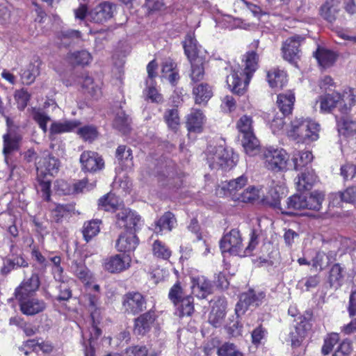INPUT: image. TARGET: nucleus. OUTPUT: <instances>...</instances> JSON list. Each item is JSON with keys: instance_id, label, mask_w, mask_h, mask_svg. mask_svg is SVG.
Masks as SVG:
<instances>
[{"instance_id": "b1692460", "label": "nucleus", "mask_w": 356, "mask_h": 356, "mask_svg": "<svg viewBox=\"0 0 356 356\" xmlns=\"http://www.w3.org/2000/svg\"><path fill=\"white\" fill-rule=\"evenodd\" d=\"M313 56L316 58L319 66L323 69L332 67L337 58L334 51L322 47H318Z\"/></svg>"}, {"instance_id": "473e14b6", "label": "nucleus", "mask_w": 356, "mask_h": 356, "mask_svg": "<svg viewBox=\"0 0 356 356\" xmlns=\"http://www.w3.org/2000/svg\"><path fill=\"white\" fill-rule=\"evenodd\" d=\"M177 220L175 215L170 211L165 212L155 223L154 231L161 232L163 230L171 231L175 226Z\"/></svg>"}, {"instance_id": "f704fd0d", "label": "nucleus", "mask_w": 356, "mask_h": 356, "mask_svg": "<svg viewBox=\"0 0 356 356\" xmlns=\"http://www.w3.org/2000/svg\"><path fill=\"white\" fill-rule=\"evenodd\" d=\"M113 126L123 134H127L131 131V119L121 110L117 113Z\"/></svg>"}, {"instance_id": "c03bdc74", "label": "nucleus", "mask_w": 356, "mask_h": 356, "mask_svg": "<svg viewBox=\"0 0 356 356\" xmlns=\"http://www.w3.org/2000/svg\"><path fill=\"white\" fill-rule=\"evenodd\" d=\"M343 282L342 268L339 264H334L330 271L329 282L330 286L334 289L341 286Z\"/></svg>"}, {"instance_id": "5fc2aeb1", "label": "nucleus", "mask_w": 356, "mask_h": 356, "mask_svg": "<svg viewBox=\"0 0 356 356\" xmlns=\"http://www.w3.org/2000/svg\"><path fill=\"white\" fill-rule=\"evenodd\" d=\"M15 99L17 102L18 108L23 110L30 99V95L25 89L18 90L15 92Z\"/></svg>"}, {"instance_id": "13d9d810", "label": "nucleus", "mask_w": 356, "mask_h": 356, "mask_svg": "<svg viewBox=\"0 0 356 356\" xmlns=\"http://www.w3.org/2000/svg\"><path fill=\"white\" fill-rule=\"evenodd\" d=\"M116 158L120 162L131 161L132 159L131 149L124 145H120L116 150Z\"/></svg>"}, {"instance_id": "2f4dec72", "label": "nucleus", "mask_w": 356, "mask_h": 356, "mask_svg": "<svg viewBox=\"0 0 356 356\" xmlns=\"http://www.w3.org/2000/svg\"><path fill=\"white\" fill-rule=\"evenodd\" d=\"M121 205L119 198L112 193H108L98 200V206L100 209L109 211L118 209Z\"/></svg>"}, {"instance_id": "ea45409f", "label": "nucleus", "mask_w": 356, "mask_h": 356, "mask_svg": "<svg viewBox=\"0 0 356 356\" xmlns=\"http://www.w3.org/2000/svg\"><path fill=\"white\" fill-rule=\"evenodd\" d=\"M248 183V177L241 175L236 179H232L226 183L222 189H226L230 195H235L236 193L244 187Z\"/></svg>"}, {"instance_id": "69168bd1", "label": "nucleus", "mask_w": 356, "mask_h": 356, "mask_svg": "<svg viewBox=\"0 0 356 356\" xmlns=\"http://www.w3.org/2000/svg\"><path fill=\"white\" fill-rule=\"evenodd\" d=\"M60 293L56 298L58 301H66L71 298L72 291L66 284H61L59 286Z\"/></svg>"}, {"instance_id": "39448f33", "label": "nucleus", "mask_w": 356, "mask_h": 356, "mask_svg": "<svg viewBox=\"0 0 356 356\" xmlns=\"http://www.w3.org/2000/svg\"><path fill=\"white\" fill-rule=\"evenodd\" d=\"M207 162L211 169L226 170L234 165L233 154L223 146H218L210 151L207 155Z\"/></svg>"}, {"instance_id": "1a4fd4ad", "label": "nucleus", "mask_w": 356, "mask_h": 356, "mask_svg": "<svg viewBox=\"0 0 356 356\" xmlns=\"http://www.w3.org/2000/svg\"><path fill=\"white\" fill-rule=\"evenodd\" d=\"M222 252H229L234 255H243L242 238L239 231L232 229L224 235L220 241Z\"/></svg>"}, {"instance_id": "09e8293b", "label": "nucleus", "mask_w": 356, "mask_h": 356, "mask_svg": "<svg viewBox=\"0 0 356 356\" xmlns=\"http://www.w3.org/2000/svg\"><path fill=\"white\" fill-rule=\"evenodd\" d=\"M76 123L72 121L55 122L51 124L50 131L54 134L69 132L76 128Z\"/></svg>"}, {"instance_id": "72a5a7b5", "label": "nucleus", "mask_w": 356, "mask_h": 356, "mask_svg": "<svg viewBox=\"0 0 356 356\" xmlns=\"http://www.w3.org/2000/svg\"><path fill=\"white\" fill-rule=\"evenodd\" d=\"M341 104V96L339 93H332L322 96L320 99V108L322 112H330L333 108Z\"/></svg>"}, {"instance_id": "20e7f679", "label": "nucleus", "mask_w": 356, "mask_h": 356, "mask_svg": "<svg viewBox=\"0 0 356 356\" xmlns=\"http://www.w3.org/2000/svg\"><path fill=\"white\" fill-rule=\"evenodd\" d=\"M15 246V241L12 239L4 238L0 241V257H2L3 259V266L0 268V274L3 276H6L12 270L18 268H25L29 266L28 261L22 254L12 255L11 257L3 256L7 253L8 250L13 252Z\"/></svg>"}, {"instance_id": "4468645a", "label": "nucleus", "mask_w": 356, "mask_h": 356, "mask_svg": "<svg viewBox=\"0 0 356 356\" xmlns=\"http://www.w3.org/2000/svg\"><path fill=\"white\" fill-rule=\"evenodd\" d=\"M40 280L38 273H32L28 279H24L15 290L16 300H23L32 297L39 289Z\"/></svg>"}, {"instance_id": "bb28decb", "label": "nucleus", "mask_w": 356, "mask_h": 356, "mask_svg": "<svg viewBox=\"0 0 356 356\" xmlns=\"http://www.w3.org/2000/svg\"><path fill=\"white\" fill-rule=\"evenodd\" d=\"M267 81L273 88H282L287 82L286 74L278 68H273L267 72Z\"/></svg>"}, {"instance_id": "cd10ccee", "label": "nucleus", "mask_w": 356, "mask_h": 356, "mask_svg": "<svg viewBox=\"0 0 356 356\" xmlns=\"http://www.w3.org/2000/svg\"><path fill=\"white\" fill-rule=\"evenodd\" d=\"M191 70L189 76L193 83L201 81L204 79L205 75L204 62L202 58H193L190 60Z\"/></svg>"}, {"instance_id": "5701e85b", "label": "nucleus", "mask_w": 356, "mask_h": 356, "mask_svg": "<svg viewBox=\"0 0 356 356\" xmlns=\"http://www.w3.org/2000/svg\"><path fill=\"white\" fill-rule=\"evenodd\" d=\"M205 117L199 109H192L187 117L186 127L189 132L200 133L202 131Z\"/></svg>"}, {"instance_id": "2eb2a0df", "label": "nucleus", "mask_w": 356, "mask_h": 356, "mask_svg": "<svg viewBox=\"0 0 356 356\" xmlns=\"http://www.w3.org/2000/svg\"><path fill=\"white\" fill-rule=\"evenodd\" d=\"M38 159L36 169L39 177H44V178L47 175L54 176L58 173L60 162L58 159L51 156L49 153L44 152L43 156Z\"/></svg>"}, {"instance_id": "0e129e2a", "label": "nucleus", "mask_w": 356, "mask_h": 356, "mask_svg": "<svg viewBox=\"0 0 356 356\" xmlns=\"http://www.w3.org/2000/svg\"><path fill=\"white\" fill-rule=\"evenodd\" d=\"M347 98L348 99V106L346 104H343L342 99H341V104H338V106L339 107V109L341 111V113L343 114L348 113L350 111L351 107L353 105H355V102H356L355 96L354 95V94L352 91L350 92V94H348Z\"/></svg>"}, {"instance_id": "774afa93", "label": "nucleus", "mask_w": 356, "mask_h": 356, "mask_svg": "<svg viewBox=\"0 0 356 356\" xmlns=\"http://www.w3.org/2000/svg\"><path fill=\"white\" fill-rule=\"evenodd\" d=\"M266 333V330L261 325L258 326L252 332V343L254 344L259 343L261 340L264 337Z\"/></svg>"}, {"instance_id": "7ed1b4c3", "label": "nucleus", "mask_w": 356, "mask_h": 356, "mask_svg": "<svg viewBox=\"0 0 356 356\" xmlns=\"http://www.w3.org/2000/svg\"><path fill=\"white\" fill-rule=\"evenodd\" d=\"M237 128L242 135L241 143L245 153L250 156L257 154L259 142L253 132L252 118L247 115L242 116L237 122Z\"/></svg>"}, {"instance_id": "f03ea898", "label": "nucleus", "mask_w": 356, "mask_h": 356, "mask_svg": "<svg viewBox=\"0 0 356 356\" xmlns=\"http://www.w3.org/2000/svg\"><path fill=\"white\" fill-rule=\"evenodd\" d=\"M276 197H273V202L271 204L279 209L282 213L288 216L298 215V211L309 209H310V200L309 197L305 193H300V194H295L285 201L283 205L281 204V197L277 194V192L273 191Z\"/></svg>"}, {"instance_id": "f257e3e1", "label": "nucleus", "mask_w": 356, "mask_h": 356, "mask_svg": "<svg viewBox=\"0 0 356 356\" xmlns=\"http://www.w3.org/2000/svg\"><path fill=\"white\" fill-rule=\"evenodd\" d=\"M259 40H255L250 44V49L243 56L242 67L234 69L227 76V83L230 90L236 94H243L247 88L252 74L259 66Z\"/></svg>"}, {"instance_id": "37998d69", "label": "nucleus", "mask_w": 356, "mask_h": 356, "mask_svg": "<svg viewBox=\"0 0 356 356\" xmlns=\"http://www.w3.org/2000/svg\"><path fill=\"white\" fill-rule=\"evenodd\" d=\"M152 252L154 257L164 260L168 259L171 256V250L163 242L156 240L152 244Z\"/></svg>"}, {"instance_id": "4d7b16f0", "label": "nucleus", "mask_w": 356, "mask_h": 356, "mask_svg": "<svg viewBox=\"0 0 356 356\" xmlns=\"http://www.w3.org/2000/svg\"><path fill=\"white\" fill-rule=\"evenodd\" d=\"M334 196L339 197L345 202H353L356 200V186L348 188L343 192H339Z\"/></svg>"}, {"instance_id": "0eeeda50", "label": "nucleus", "mask_w": 356, "mask_h": 356, "mask_svg": "<svg viewBox=\"0 0 356 356\" xmlns=\"http://www.w3.org/2000/svg\"><path fill=\"white\" fill-rule=\"evenodd\" d=\"M116 5L110 1H103L97 4L88 13V20L97 24H104L114 17Z\"/></svg>"}, {"instance_id": "aec40b11", "label": "nucleus", "mask_w": 356, "mask_h": 356, "mask_svg": "<svg viewBox=\"0 0 356 356\" xmlns=\"http://www.w3.org/2000/svg\"><path fill=\"white\" fill-rule=\"evenodd\" d=\"M139 240L136 233L125 232L122 233L115 243V248L119 252H130L136 248Z\"/></svg>"}, {"instance_id": "4c0bfd02", "label": "nucleus", "mask_w": 356, "mask_h": 356, "mask_svg": "<svg viewBox=\"0 0 356 356\" xmlns=\"http://www.w3.org/2000/svg\"><path fill=\"white\" fill-rule=\"evenodd\" d=\"M101 220H92L84 223L82 233L84 240L88 243L99 232V224Z\"/></svg>"}, {"instance_id": "49530a36", "label": "nucleus", "mask_w": 356, "mask_h": 356, "mask_svg": "<svg viewBox=\"0 0 356 356\" xmlns=\"http://www.w3.org/2000/svg\"><path fill=\"white\" fill-rule=\"evenodd\" d=\"M186 296L179 282H176L170 288L168 293V298L175 306H177Z\"/></svg>"}, {"instance_id": "e2e57ef3", "label": "nucleus", "mask_w": 356, "mask_h": 356, "mask_svg": "<svg viewBox=\"0 0 356 356\" xmlns=\"http://www.w3.org/2000/svg\"><path fill=\"white\" fill-rule=\"evenodd\" d=\"M147 85H149L147 90V97L152 102L160 103L163 101L162 95L158 92L157 90L152 86V83H149V81H147Z\"/></svg>"}, {"instance_id": "3c124183", "label": "nucleus", "mask_w": 356, "mask_h": 356, "mask_svg": "<svg viewBox=\"0 0 356 356\" xmlns=\"http://www.w3.org/2000/svg\"><path fill=\"white\" fill-rule=\"evenodd\" d=\"M164 118L168 127L176 130L179 124V117L176 108L168 109L165 111Z\"/></svg>"}, {"instance_id": "393cba45", "label": "nucleus", "mask_w": 356, "mask_h": 356, "mask_svg": "<svg viewBox=\"0 0 356 356\" xmlns=\"http://www.w3.org/2000/svg\"><path fill=\"white\" fill-rule=\"evenodd\" d=\"M294 102L295 96L291 91L277 95V105L284 116L291 114Z\"/></svg>"}, {"instance_id": "de8ad7c7", "label": "nucleus", "mask_w": 356, "mask_h": 356, "mask_svg": "<svg viewBox=\"0 0 356 356\" xmlns=\"http://www.w3.org/2000/svg\"><path fill=\"white\" fill-rule=\"evenodd\" d=\"M31 114L40 127L44 132H46L47 130V124L51 120L50 117L41 109L35 108H33Z\"/></svg>"}, {"instance_id": "f8f14e48", "label": "nucleus", "mask_w": 356, "mask_h": 356, "mask_svg": "<svg viewBox=\"0 0 356 356\" xmlns=\"http://www.w3.org/2000/svg\"><path fill=\"white\" fill-rule=\"evenodd\" d=\"M122 307L129 314L136 315L146 309L147 301L139 292H128L122 298Z\"/></svg>"}, {"instance_id": "423d86ee", "label": "nucleus", "mask_w": 356, "mask_h": 356, "mask_svg": "<svg viewBox=\"0 0 356 356\" xmlns=\"http://www.w3.org/2000/svg\"><path fill=\"white\" fill-rule=\"evenodd\" d=\"M265 166L273 172L285 171L289 156L283 149L268 148L264 151Z\"/></svg>"}, {"instance_id": "4be33fe9", "label": "nucleus", "mask_w": 356, "mask_h": 356, "mask_svg": "<svg viewBox=\"0 0 356 356\" xmlns=\"http://www.w3.org/2000/svg\"><path fill=\"white\" fill-rule=\"evenodd\" d=\"M312 328V324L309 319L300 318V321L295 327L294 330L289 333V340L292 346H298L301 341L305 337L307 332Z\"/></svg>"}, {"instance_id": "6e6552de", "label": "nucleus", "mask_w": 356, "mask_h": 356, "mask_svg": "<svg viewBox=\"0 0 356 356\" xmlns=\"http://www.w3.org/2000/svg\"><path fill=\"white\" fill-rule=\"evenodd\" d=\"M265 296L264 292L256 291L253 289H250L246 293H242L235 309L237 317L244 314L249 309H254L259 307L262 303Z\"/></svg>"}, {"instance_id": "9d476101", "label": "nucleus", "mask_w": 356, "mask_h": 356, "mask_svg": "<svg viewBox=\"0 0 356 356\" xmlns=\"http://www.w3.org/2000/svg\"><path fill=\"white\" fill-rule=\"evenodd\" d=\"M311 125L312 122L308 119L296 118L291 122L288 135L293 139L296 140L298 143H305L309 142L312 136Z\"/></svg>"}, {"instance_id": "9b49d317", "label": "nucleus", "mask_w": 356, "mask_h": 356, "mask_svg": "<svg viewBox=\"0 0 356 356\" xmlns=\"http://www.w3.org/2000/svg\"><path fill=\"white\" fill-rule=\"evenodd\" d=\"M116 222L119 227H124L126 232L136 233L141 227L140 216L128 208L122 209L116 214Z\"/></svg>"}, {"instance_id": "603ef678", "label": "nucleus", "mask_w": 356, "mask_h": 356, "mask_svg": "<svg viewBox=\"0 0 356 356\" xmlns=\"http://www.w3.org/2000/svg\"><path fill=\"white\" fill-rule=\"evenodd\" d=\"M339 334L333 332L330 334L324 341V344L322 347V353L324 355H328L332 350L333 347L339 342Z\"/></svg>"}, {"instance_id": "680f3d73", "label": "nucleus", "mask_w": 356, "mask_h": 356, "mask_svg": "<svg viewBox=\"0 0 356 356\" xmlns=\"http://www.w3.org/2000/svg\"><path fill=\"white\" fill-rule=\"evenodd\" d=\"M356 175V166L346 163L341 167V175L345 180L352 179Z\"/></svg>"}, {"instance_id": "f3484780", "label": "nucleus", "mask_w": 356, "mask_h": 356, "mask_svg": "<svg viewBox=\"0 0 356 356\" xmlns=\"http://www.w3.org/2000/svg\"><path fill=\"white\" fill-rule=\"evenodd\" d=\"M81 169L86 172H95L104 167V161L98 153L92 151H85L80 156Z\"/></svg>"}, {"instance_id": "ddd939ff", "label": "nucleus", "mask_w": 356, "mask_h": 356, "mask_svg": "<svg viewBox=\"0 0 356 356\" xmlns=\"http://www.w3.org/2000/svg\"><path fill=\"white\" fill-rule=\"evenodd\" d=\"M304 38L300 35L292 36L283 43L282 47V57L289 63L297 65V60L300 58V43Z\"/></svg>"}, {"instance_id": "8fccbe9b", "label": "nucleus", "mask_w": 356, "mask_h": 356, "mask_svg": "<svg viewBox=\"0 0 356 356\" xmlns=\"http://www.w3.org/2000/svg\"><path fill=\"white\" fill-rule=\"evenodd\" d=\"M259 191L254 186H249L247 188L237 199L243 202H253L259 199Z\"/></svg>"}, {"instance_id": "338daca9", "label": "nucleus", "mask_w": 356, "mask_h": 356, "mask_svg": "<svg viewBox=\"0 0 356 356\" xmlns=\"http://www.w3.org/2000/svg\"><path fill=\"white\" fill-rule=\"evenodd\" d=\"M147 349L145 346H134L127 349V356H146Z\"/></svg>"}, {"instance_id": "864d4df0", "label": "nucleus", "mask_w": 356, "mask_h": 356, "mask_svg": "<svg viewBox=\"0 0 356 356\" xmlns=\"http://www.w3.org/2000/svg\"><path fill=\"white\" fill-rule=\"evenodd\" d=\"M78 134L85 141L92 142L97 137V131L92 126H85L80 128Z\"/></svg>"}, {"instance_id": "bf43d9fd", "label": "nucleus", "mask_w": 356, "mask_h": 356, "mask_svg": "<svg viewBox=\"0 0 356 356\" xmlns=\"http://www.w3.org/2000/svg\"><path fill=\"white\" fill-rule=\"evenodd\" d=\"M238 352L233 343H225L218 348L217 353L218 356H234Z\"/></svg>"}, {"instance_id": "79ce46f5", "label": "nucleus", "mask_w": 356, "mask_h": 356, "mask_svg": "<svg viewBox=\"0 0 356 356\" xmlns=\"http://www.w3.org/2000/svg\"><path fill=\"white\" fill-rule=\"evenodd\" d=\"M293 161L296 170H301L302 168H305V170H309L312 163V153L309 151L300 152L298 157L293 158Z\"/></svg>"}, {"instance_id": "a878e982", "label": "nucleus", "mask_w": 356, "mask_h": 356, "mask_svg": "<svg viewBox=\"0 0 356 356\" xmlns=\"http://www.w3.org/2000/svg\"><path fill=\"white\" fill-rule=\"evenodd\" d=\"M193 95L195 104L207 103L213 96L211 87L207 83L197 84L193 88Z\"/></svg>"}, {"instance_id": "a18cd8bd", "label": "nucleus", "mask_w": 356, "mask_h": 356, "mask_svg": "<svg viewBox=\"0 0 356 356\" xmlns=\"http://www.w3.org/2000/svg\"><path fill=\"white\" fill-rule=\"evenodd\" d=\"M71 270L82 282H88L90 279L89 270L81 262L73 261L71 266Z\"/></svg>"}, {"instance_id": "a19ab883", "label": "nucleus", "mask_w": 356, "mask_h": 356, "mask_svg": "<svg viewBox=\"0 0 356 356\" xmlns=\"http://www.w3.org/2000/svg\"><path fill=\"white\" fill-rule=\"evenodd\" d=\"M39 62L31 63L22 74V79L26 84L32 83L40 73Z\"/></svg>"}, {"instance_id": "a211bd4d", "label": "nucleus", "mask_w": 356, "mask_h": 356, "mask_svg": "<svg viewBox=\"0 0 356 356\" xmlns=\"http://www.w3.org/2000/svg\"><path fill=\"white\" fill-rule=\"evenodd\" d=\"M19 304L20 311L26 316H34L44 312L47 304L42 299L29 297L23 300H17Z\"/></svg>"}, {"instance_id": "58836bf2", "label": "nucleus", "mask_w": 356, "mask_h": 356, "mask_svg": "<svg viewBox=\"0 0 356 356\" xmlns=\"http://www.w3.org/2000/svg\"><path fill=\"white\" fill-rule=\"evenodd\" d=\"M177 307V314L179 317L190 316L194 312L193 298L188 295L182 299Z\"/></svg>"}, {"instance_id": "dca6fc26", "label": "nucleus", "mask_w": 356, "mask_h": 356, "mask_svg": "<svg viewBox=\"0 0 356 356\" xmlns=\"http://www.w3.org/2000/svg\"><path fill=\"white\" fill-rule=\"evenodd\" d=\"M131 261L129 255L117 254L106 258L103 267L111 273H119L127 270L130 267Z\"/></svg>"}, {"instance_id": "6ab92c4d", "label": "nucleus", "mask_w": 356, "mask_h": 356, "mask_svg": "<svg viewBox=\"0 0 356 356\" xmlns=\"http://www.w3.org/2000/svg\"><path fill=\"white\" fill-rule=\"evenodd\" d=\"M156 318V316L153 310L140 314L134 320V333L137 335H145L150 331Z\"/></svg>"}, {"instance_id": "412c9836", "label": "nucleus", "mask_w": 356, "mask_h": 356, "mask_svg": "<svg viewBox=\"0 0 356 356\" xmlns=\"http://www.w3.org/2000/svg\"><path fill=\"white\" fill-rule=\"evenodd\" d=\"M193 293L199 298H206L212 293V284L204 276L191 277Z\"/></svg>"}, {"instance_id": "052dcab7", "label": "nucleus", "mask_w": 356, "mask_h": 356, "mask_svg": "<svg viewBox=\"0 0 356 356\" xmlns=\"http://www.w3.org/2000/svg\"><path fill=\"white\" fill-rule=\"evenodd\" d=\"M351 351V343L348 340H344L340 343L332 356H348Z\"/></svg>"}, {"instance_id": "7c9ffc66", "label": "nucleus", "mask_w": 356, "mask_h": 356, "mask_svg": "<svg viewBox=\"0 0 356 356\" xmlns=\"http://www.w3.org/2000/svg\"><path fill=\"white\" fill-rule=\"evenodd\" d=\"M21 140V136L15 133H9L3 136V153L5 156V161L7 163V156L19 148V144Z\"/></svg>"}, {"instance_id": "c756f323", "label": "nucleus", "mask_w": 356, "mask_h": 356, "mask_svg": "<svg viewBox=\"0 0 356 356\" xmlns=\"http://www.w3.org/2000/svg\"><path fill=\"white\" fill-rule=\"evenodd\" d=\"M297 190L312 197V175L310 170H304L296 178Z\"/></svg>"}, {"instance_id": "c85d7f7f", "label": "nucleus", "mask_w": 356, "mask_h": 356, "mask_svg": "<svg viewBox=\"0 0 356 356\" xmlns=\"http://www.w3.org/2000/svg\"><path fill=\"white\" fill-rule=\"evenodd\" d=\"M339 0H326L321 7V15L328 22H332L335 20L339 11Z\"/></svg>"}, {"instance_id": "c9c22d12", "label": "nucleus", "mask_w": 356, "mask_h": 356, "mask_svg": "<svg viewBox=\"0 0 356 356\" xmlns=\"http://www.w3.org/2000/svg\"><path fill=\"white\" fill-rule=\"evenodd\" d=\"M67 59L72 65H86L92 60L91 54L86 50L69 53Z\"/></svg>"}, {"instance_id": "6e6d98bb", "label": "nucleus", "mask_w": 356, "mask_h": 356, "mask_svg": "<svg viewBox=\"0 0 356 356\" xmlns=\"http://www.w3.org/2000/svg\"><path fill=\"white\" fill-rule=\"evenodd\" d=\"M38 181L39 182V189L42 193V198L46 201L50 200V186L51 181L49 179L44 178V177H39L38 175Z\"/></svg>"}, {"instance_id": "e433bc0d", "label": "nucleus", "mask_w": 356, "mask_h": 356, "mask_svg": "<svg viewBox=\"0 0 356 356\" xmlns=\"http://www.w3.org/2000/svg\"><path fill=\"white\" fill-rule=\"evenodd\" d=\"M183 43L185 54L189 60L200 58L197 56V44L193 33H188Z\"/></svg>"}]
</instances>
